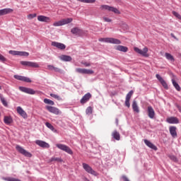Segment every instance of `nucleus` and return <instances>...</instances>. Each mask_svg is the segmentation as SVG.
<instances>
[{
	"label": "nucleus",
	"instance_id": "1",
	"mask_svg": "<svg viewBox=\"0 0 181 181\" xmlns=\"http://www.w3.org/2000/svg\"><path fill=\"white\" fill-rule=\"evenodd\" d=\"M99 42H104L105 43H111L112 45H121V40L112 37L99 38Z\"/></svg>",
	"mask_w": 181,
	"mask_h": 181
},
{
	"label": "nucleus",
	"instance_id": "2",
	"mask_svg": "<svg viewBox=\"0 0 181 181\" xmlns=\"http://www.w3.org/2000/svg\"><path fill=\"white\" fill-rule=\"evenodd\" d=\"M83 168L87 173H89L90 175H93V176H98V173H97L95 170L91 168L88 164L86 163H82Z\"/></svg>",
	"mask_w": 181,
	"mask_h": 181
},
{
	"label": "nucleus",
	"instance_id": "3",
	"mask_svg": "<svg viewBox=\"0 0 181 181\" xmlns=\"http://www.w3.org/2000/svg\"><path fill=\"white\" fill-rule=\"evenodd\" d=\"M71 22H73V18H64V19H62L59 21L54 22L53 23V26H63L64 25L71 23Z\"/></svg>",
	"mask_w": 181,
	"mask_h": 181
},
{
	"label": "nucleus",
	"instance_id": "4",
	"mask_svg": "<svg viewBox=\"0 0 181 181\" xmlns=\"http://www.w3.org/2000/svg\"><path fill=\"white\" fill-rule=\"evenodd\" d=\"M56 146L58 148V149L64 151V152H66V153H69V155H73V151L68 146L62 144H56Z\"/></svg>",
	"mask_w": 181,
	"mask_h": 181
},
{
	"label": "nucleus",
	"instance_id": "5",
	"mask_svg": "<svg viewBox=\"0 0 181 181\" xmlns=\"http://www.w3.org/2000/svg\"><path fill=\"white\" fill-rule=\"evenodd\" d=\"M16 151H18V152H19V153H21V155H23L26 158H32V154L30 153V152L26 151L22 146L17 145L16 146Z\"/></svg>",
	"mask_w": 181,
	"mask_h": 181
},
{
	"label": "nucleus",
	"instance_id": "6",
	"mask_svg": "<svg viewBox=\"0 0 181 181\" xmlns=\"http://www.w3.org/2000/svg\"><path fill=\"white\" fill-rule=\"evenodd\" d=\"M100 9L101 11H108L109 12H114V13H117L118 15L121 13V12H119L117 8L108 5H102L100 6Z\"/></svg>",
	"mask_w": 181,
	"mask_h": 181
},
{
	"label": "nucleus",
	"instance_id": "7",
	"mask_svg": "<svg viewBox=\"0 0 181 181\" xmlns=\"http://www.w3.org/2000/svg\"><path fill=\"white\" fill-rule=\"evenodd\" d=\"M134 52L141 54V56H144V57H148L149 55L148 54V47H145L143 49H141L136 47L134 48Z\"/></svg>",
	"mask_w": 181,
	"mask_h": 181
},
{
	"label": "nucleus",
	"instance_id": "8",
	"mask_svg": "<svg viewBox=\"0 0 181 181\" xmlns=\"http://www.w3.org/2000/svg\"><path fill=\"white\" fill-rule=\"evenodd\" d=\"M21 64L27 67H33V69H38L39 64L37 62H32L29 61H21Z\"/></svg>",
	"mask_w": 181,
	"mask_h": 181
},
{
	"label": "nucleus",
	"instance_id": "9",
	"mask_svg": "<svg viewBox=\"0 0 181 181\" xmlns=\"http://www.w3.org/2000/svg\"><path fill=\"white\" fill-rule=\"evenodd\" d=\"M45 108L49 111V112H51V114H54V115H59V114H62V111H60V110L56 107L47 105L45 106Z\"/></svg>",
	"mask_w": 181,
	"mask_h": 181
},
{
	"label": "nucleus",
	"instance_id": "10",
	"mask_svg": "<svg viewBox=\"0 0 181 181\" xmlns=\"http://www.w3.org/2000/svg\"><path fill=\"white\" fill-rule=\"evenodd\" d=\"M18 88L20 91H22V93H25V94H30L31 95L36 94V91H35V90L30 88H26L25 86H20Z\"/></svg>",
	"mask_w": 181,
	"mask_h": 181
},
{
	"label": "nucleus",
	"instance_id": "11",
	"mask_svg": "<svg viewBox=\"0 0 181 181\" xmlns=\"http://www.w3.org/2000/svg\"><path fill=\"white\" fill-rule=\"evenodd\" d=\"M35 144L44 149H49V148H50V144L42 140H36Z\"/></svg>",
	"mask_w": 181,
	"mask_h": 181
},
{
	"label": "nucleus",
	"instance_id": "12",
	"mask_svg": "<svg viewBox=\"0 0 181 181\" xmlns=\"http://www.w3.org/2000/svg\"><path fill=\"white\" fill-rule=\"evenodd\" d=\"M76 73L79 74H94V71L91 69L78 68L76 69Z\"/></svg>",
	"mask_w": 181,
	"mask_h": 181
},
{
	"label": "nucleus",
	"instance_id": "13",
	"mask_svg": "<svg viewBox=\"0 0 181 181\" xmlns=\"http://www.w3.org/2000/svg\"><path fill=\"white\" fill-rule=\"evenodd\" d=\"M134 95V90H130L126 95V99L124 102V105L127 108H129L131 107V104L129 103V100H131V98Z\"/></svg>",
	"mask_w": 181,
	"mask_h": 181
},
{
	"label": "nucleus",
	"instance_id": "14",
	"mask_svg": "<svg viewBox=\"0 0 181 181\" xmlns=\"http://www.w3.org/2000/svg\"><path fill=\"white\" fill-rule=\"evenodd\" d=\"M14 78H16V80H19L20 81H24L25 83H32L30 78L21 75H14Z\"/></svg>",
	"mask_w": 181,
	"mask_h": 181
},
{
	"label": "nucleus",
	"instance_id": "15",
	"mask_svg": "<svg viewBox=\"0 0 181 181\" xmlns=\"http://www.w3.org/2000/svg\"><path fill=\"white\" fill-rule=\"evenodd\" d=\"M156 77L165 90H168L169 88V86H168V83H166L165 79L162 78V76H160V75L157 74L156 75Z\"/></svg>",
	"mask_w": 181,
	"mask_h": 181
},
{
	"label": "nucleus",
	"instance_id": "16",
	"mask_svg": "<svg viewBox=\"0 0 181 181\" xmlns=\"http://www.w3.org/2000/svg\"><path fill=\"white\" fill-rule=\"evenodd\" d=\"M52 46H54V47H57V49H59V50H64L66 49V45L62 42H52Z\"/></svg>",
	"mask_w": 181,
	"mask_h": 181
},
{
	"label": "nucleus",
	"instance_id": "17",
	"mask_svg": "<svg viewBox=\"0 0 181 181\" xmlns=\"http://www.w3.org/2000/svg\"><path fill=\"white\" fill-rule=\"evenodd\" d=\"M90 98H91V93H87L81 99V104H86V103H88V101H90Z\"/></svg>",
	"mask_w": 181,
	"mask_h": 181
},
{
	"label": "nucleus",
	"instance_id": "18",
	"mask_svg": "<svg viewBox=\"0 0 181 181\" xmlns=\"http://www.w3.org/2000/svg\"><path fill=\"white\" fill-rule=\"evenodd\" d=\"M148 117L151 118V119H153L155 118V110L152 106H148L147 107Z\"/></svg>",
	"mask_w": 181,
	"mask_h": 181
},
{
	"label": "nucleus",
	"instance_id": "19",
	"mask_svg": "<svg viewBox=\"0 0 181 181\" xmlns=\"http://www.w3.org/2000/svg\"><path fill=\"white\" fill-rule=\"evenodd\" d=\"M144 144L146 145V146H148L151 149H153V151H158V147H156L155 144L151 142V141L148 139H144Z\"/></svg>",
	"mask_w": 181,
	"mask_h": 181
},
{
	"label": "nucleus",
	"instance_id": "20",
	"mask_svg": "<svg viewBox=\"0 0 181 181\" xmlns=\"http://www.w3.org/2000/svg\"><path fill=\"white\" fill-rule=\"evenodd\" d=\"M71 33L73 35H76L77 36H81L83 35V30L76 27L71 30Z\"/></svg>",
	"mask_w": 181,
	"mask_h": 181
},
{
	"label": "nucleus",
	"instance_id": "21",
	"mask_svg": "<svg viewBox=\"0 0 181 181\" xmlns=\"http://www.w3.org/2000/svg\"><path fill=\"white\" fill-rule=\"evenodd\" d=\"M166 122L168 124H179V119L176 117H170L167 118Z\"/></svg>",
	"mask_w": 181,
	"mask_h": 181
},
{
	"label": "nucleus",
	"instance_id": "22",
	"mask_svg": "<svg viewBox=\"0 0 181 181\" xmlns=\"http://www.w3.org/2000/svg\"><path fill=\"white\" fill-rule=\"evenodd\" d=\"M176 129L177 128L175 126L169 127L170 134L173 138H177V132H176Z\"/></svg>",
	"mask_w": 181,
	"mask_h": 181
},
{
	"label": "nucleus",
	"instance_id": "23",
	"mask_svg": "<svg viewBox=\"0 0 181 181\" xmlns=\"http://www.w3.org/2000/svg\"><path fill=\"white\" fill-rule=\"evenodd\" d=\"M37 21H39V22H45L47 23H49V22H50V18L45 16H37Z\"/></svg>",
	"mask_w": 181,
	"mask_h": 181
},
{
	"label": "nucleus",
	"instance_id": "24",
	"mask_svg": "<svg viewBox=\"0 0 181 181\" xmlns=\"http://www.w3.org/2000/svg\"><path fill=\"white\" fill-rule=\"evenodd\" d=\"M13 12L12 8H3L0 10V16H4V15H8V13H11Z\"/></svg>",
	"mask_w": 181,
	"mask_h": 181
},
{
	"label": "nucleus",
	"instance_id": "25",
	"mask_svg": "<svg viewBox=\"0 0 181 181\" xmlns=\"http://www.w3.org/2000/svg\"><path fill=\"white\" fill-rule=\"evenodd\" d=\"M17 112L18 114L21 115L23 118H26V117H28V114H26V112H25V110H23V109L21 107V106L17 107Z\"/></svg>",
	"mask_w": 181,
	"mask_h": 181
},
{
	"label": "nucleus",
	"instance_id": "26",
	"mask_svg": "<svg viewBox=\"0 0 181 181\" xmlns=\"http://www.w3.org/2000/svg\"><path fill=\"white\" fill-rule=\"evenodd\" d=\"M48 70H50L51 71H55L56 73H63V71L60 69L59 68L54 67L53 65H47Z\"/></svg>",
	"mask_w": 181,
	"mask_h": 181
},
{
	"label": "nucleus",
	"instance_id": "27",
	"mask_svg": "<svg viewBox=\"0 0 181 181\" xmlns=\"http://www.w3.org/2000/svg\"><path fill=\"white\" fill-rule=\"evenodd\" d=\"M4 122L6 125H11V124L13 122V119H12V117L10 116H4Z\"/></svg>",
	"mask_w": 181,
	"mask_h": 181
},
{
	"label": "nucleus",
	"instance_id": "28",
	"mask_svg": "<svg viewBox=\"0 0 181 181\" xmlns=\"http://www.w3.org/2000/svg\"><path fill=\"white\" fill-rule=\"evenodd\" d=\"M116 50H119V52H123L124 53H127V52H128V47L123 45H118L116 48Z\"/></svg>",
	"mask_w": 181,
	"mask_h": 181
},
{
	"label": "nucleus",
	"instance_id": "29",
	"mask_svg": "<svg viewBox=\"0 0 181 181\" xmlns=\"http://www.w3.org/2000/svg\"><path fill=\"white\" fill-rule=\"evenodd\" d=\"M60 60L62 62H71V57L69 55H62L59 57Z\"/></svg>",
	"mask_w": 181,
	"mask_h": 181
},
{
	"label": "nucleus",
	"instance_id": "30",
	"mask_svg": "<svg viewBox=\"0 0 181 181\" xmlns=\"http://www.w3.org/2000/svg\"><path fill=\"white\" fill-rule=\"evenodd\" d=\"M45 126L47 127V128L52 131V132H54V134H57V129H54V127H53V125H52V124H50L49 122H46Z\"/></svg>",
	"mask_w": 181,
	"mask_h": 181
},
{
	"label": "nucleus",
	"instance_id": "31",
	"mask_svg": "<svg viewBox=\"0 0 181 181\" xmlns=\"http://www.w3.org/2000/svg\"><path fill=\"white\" fill-rule=\"evenodd\" d=\"M165 57L169 62H175V57H173V55L169 54L168 52L165 53Z\"/></svg>",
	"mask_w": 181,
	"mask_h": 181
},
{
	"label": "nucleus",
	"instance_id": "32",
	"mask_svg": "<svg viewBox=\"0 0 181 181\" xmlns=\"http://www.w3.org/2000/svg\"><path fill=\"white\" fill-rule=\"evenodd\" d=\"M132 108H133V111H134V112H139V107H138V103H136V100L133 101L132 103Z\"/></svg>",
	"mask_w": 181,
	"mask_h": 181
},
{
	"label": "nucleus",
	"instance_id": "33",
	"mask_svg": "<svg viewBox=\"0 0 181 181\" xmlns=\"http://www.w3.org/2000/svg\"><path fill=\"white\" fill-rule=\"evenodd\" d=\"M172 83L173 87H175V90H177V91H181L180 86H179V83H177L176 81L172 79Z\"/></svg>",
	"mask_w": 181,
	"mask_h": 181
},
{
	"label": "nucleus",
	"instance_id": "34",
	"mask_svg": "<svg viewBox=\"0 0 181 181\" xmlns=\"http://www.w3.org/2000/svg\"><path fill=\"white\" fill-rule=\"evenodd\" d=\"M112 136H113L114 139H116V141H119V139H121L119 133L118 132H117V130H115L113 132Z\"/></svg>",
	"mask_w": 181,
	"mask_h": 181
},
{
	"label": "nucleus",
	"instance_id": "35",
	"mask_svg": "<svg viewBox=\"0 0 181 181\" xmlns=\"http://www.w3.org/2000/svg\"><path fill=\"white\" fill-rule=\"evenodd\" d=\"M2 180L5 181H21V180L19 179H16L15 177H3Z\"/></svg>",
	"mask_w": 181,
	"mask_h": 181
},
{
	"label": "nucleus",
	"instance_id": "36",
	"mask_svg": "<svg viewBox=\"0 0 181 181\" xmlns=\"http://www.w3.org/2000/svg\"><path fill=\"white\" fill-rule=\"evenodd\" d=\"M0 100L4 107H8V102H6V100H5V98H4V95L0 93Z\"/></svg>",
	"mask_w": 181,
	"mask_h": 181
},
{
	"label": "nucleus",
	"instance_id": "37",
	"mask_svg": "<svg viewBox=\"0 0 181 181\" xmlns=\"http://www.w3.org/2000/svg\"><path fill=\"white\" fill-rule=\"evenodd\" d=\"M49 162H63V159L61 158H57V157H52L49 159Z\"/></svg>",
	"mask_w": 181,
	"mask_h": 181
},
{
	"label": "nucleus",
	"instance_id": "38",
	"mask_svg": "<svg viewBox=\"0 0 181 181\" xmlns=\"http://www.w3.org/2000/svg\"><path fill=\"white\" fill-rule=\"evenodd\" d=\"M44 103L45 104H49V105H54V102L50 99L45 98Z\"/></svg>",
	"mask_w": 181,
	"mask_h": 181
},
{
	"label": "nucleus",
	"instance_id": "39",
	"mask_svg": "<svg viewBox=\"0 0 181 181\" xmlns=\"http://www.w3.org/2000/svg\"><path fill=\"white\" fill-rule=\"evenodd\" d=\"M21 51H15V50H10L8 52L9 54H12L13 56H20Z\"/></svg>",
	"mask_w": 181,
	"mask_h": 181
},
{
	"label": "nucleus",
	"instance_id": "40",
	"mask_svg": "<svg viewBox=\"0 0 181 181\" xmlns=\"http://www.w3.org/2000/svg\"><path fill=\"white\" fill-rule=\"evenodd\" d=\"M79 2H83V4H94L95 0H77Z\"/></svg>",
	"mask_w": 181,
	"mask_h": 181
},
{
	"label": "nucleus",
	"instance_id": "41",
	"mask_svg": "<svg viewBox=\"0 0 181 181\" xmlns=\"http://www.w3.org/2000/svg\"><path fill=\"white\" fill-rule=\"evenodd\" d=\"M86 112L87 115H91V114H93V107H91V106L88 107L86 110Z\"/></svg>",
	"mask_w": 181,
	"mask_h": 181
},
{
	"label": "nucleus",
	"instance_id": "42",
	"mask_svg": "<svg viewBox=\"0 0 181 181\" xmlns=\"http://www.w3.org/2000/svg\"><path fill=\"white\" fill-rule=\"evenodd\" d=\"M50 97L55 98V100H58V101H60V100H62V98L60 96L54 93H51Z\"/></svg>",
	"mask_w": 181,
	"mask_h": 181
},
{
	"label": "nucleus",
	"instance_id": "43",
	"mask_svg": "<svg viewBox=\"0 0 181 181\" xmlns=\"http://www.w3.org/2000/svg\"><path fill=\"white\" fill-rule=\"evenodd\" d=\"M19 56H23L24 57H28V56H29V52L20 51V55Z\"/></svg>",
	"mask_w": 181,
	"mask_h": 181
},
{
	"label": "nucleus",
	"instance_id": "44",
	"mask_svg": "<svg viewBox=\"0 0 181 181\" xmlns=\"http://www.w3.org/2000/svg\"><path fill=\"white\" fill-rule=\"evenodd\" d=\"M173 15L181 21V16L176 11H173Z\"/></svg>",
	"mask_w": 181,
	"mask_h": 181
},
{
	"label": "nucleus",
	"instance_id": "45",
	"mask_svg": "<svg viewBox=\"0 0 181 181\" xmlns=\"http://www.w3.org/2000/svg\"><path fill=\"white\" fill-rule=\"evenodd\" d=\"M37 14L36 13H33V14H29L28 16V19H33L34 18H36Z\"/></svg>",
	"mask_w": 181,
	"mask_h": 181
},
{
	"label": "nucleus",
	"instance_id": "46",
	"mask_svg": "<svg viewBox=\"0 0 181 181\" xmlns=\"http://www.w3.org/2000/svg\"><path fill=\"white\" fill-rule=\"evenodd\" d=\"M170 159H171V160H173V162H177V158L175 156H170Z\"/></svg>",
	"mask_w": 181,
	"mask_h": 181
},
{
	"label": "nucleus",
	"instance_id": "47",
	"mask_svg": "<svg viewBox=\"0 0 181 181\" xmlns=\"http://www.w3.org/2000/svg\"><path fill=\"white\" fill-rule=\"evenodd\" d=\"M0 62H6V58L0 54Z\"/></svg>",
	"mask_w": 181,
	"mask_h": 181
},
{
	"label": "nucleus",
	"instance_id": "48",
	"mask_svg": "<svg viewBox=\"0 0 181 181\" xmlns=\"http://www.w3.org/2000/svg\"><path fill=\"white\" fill-rule=\"evenodd\" d=\"M103 21H104L105 22H108V23L112 22V20H111L110 18H107V17H103Z\"/></svg>",
	"mask_w": 181,
	"mask_h": 181
},
{
	"label": "nucleus",
	"instance_id": "49",
	"mask_svg": "<svg viewBox=\"0 0 181 181\" xmlns=\"http://www.w3.org/2000/svg\"><path fill=\"white\" fill-rule=\"evenodd\" d=\"M83 64L86 67H90V66H91V64H90L88 62H85V63H83Z\"/></svg>",
	"mask_w": 181,
	"mask_h": 181
},
{
	"label": "nucleus",
	"instance_id": "50",
	"mask_svg": "<svg viewBox=\"0 0 181 181\" xmlns=\"http://www.w3.org/2000/svg\"><path fill=\"white\" fill-rule=\"evenodd\" d=\"M170 36H171V37H173V39H175V40H177V37H176V36H175V34L171 33Z\"/></svg>",
	"mask_w": 181,
	"mask_h": 181
},
{
	"label": "nucleus",
	"instance_id": "51",
	"mask_svg": "<svg viewBox=\"0 0 181 181\" xmlns=\"http://www.w3.org/2000/svg\"><path fill=\"white\" fill-rule=\"evenodd\" d=\"M85 181H90L88 179H86Z\"/></svg>",
	"mask_w": 181,
	"mask_h": 181
},
{
	"label": "nucleus",
	"instance_id": "52",
	"mask_svg": "<svg viewBox=\"0 0 181 181\" xmlns=\"http://www.w3.org/2000/svg\"><path fill=\"white\" fill-rule=\"evenodd\" d=\"M0 90H2V86H0Z\"/></svg>",
	"mask_w": 181,
	"mask_h": 181
},
{
	"label": "nucleus",
	"instance_id": "53",
	"mask_svg": "<svg viewBox=\"0 0 181 181\" xmlns=\"http://www.w3.org/2000/svg\"><path fill=\"white\" fill-rule=\"evenodd\" d=\"M116 122H117V124H118V119H116Z\"/></svg>",
	"mask_w": 181,
	"mask_h": 181
}]
</instances>
